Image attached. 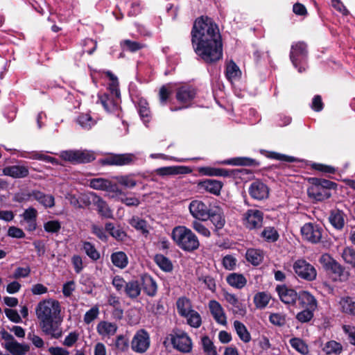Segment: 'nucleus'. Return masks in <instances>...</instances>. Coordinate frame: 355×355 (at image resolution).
I'll use <instances>...</instances> for the list:
<instances>
[{
    "label": "nucleus",
    "mask_w": 355,
    "mask_h": 355,
    "mask_svg": "<svg viewBox=\"0 0 355 355\" xmlns=\"http://www.w3.org/2000/svg\"><path fill=\"white\" fill-rule=\"evenodd\" d=\"M5 175L12 177L13 178H23L28 176V168L25 166L14 165L5 167L3 169Z\"/></svg>",
    "instance_id": "393cba45"
},
{
    "label": "nucleus",
    "mask_w": 355,
    "mask_h": 355,
    "mask_svg": "<svg viewBox=\"0 0 355 355\" xmlns=\"http://www.w3.org/2000/svg\"><path fill=\"white\" fill-rule=\"evenodd\" d=\"M225 300L232 306L233 311L238 313L241 310V304L234 294L226 293L224 295Z\"/></svg>",
    "instance_id": "052dcab7"
},
{
    "label": "nucleus",
    "mask_w": 355,
    "mask_h": 355,
    "mask_svg": "<svg viewBox=\"0 0 355 355\" xmlns=\"http://www.w3.org/2000/svg\"><path fill=\"white\" fill-rule=\"evenodd\" d=\"M271 296L266 292H259L254 297V303L257 309H263L269 303Z\"/></svg>",
    "instance_id": "a19ab883"
},
{
    "label": "nucleus",
    "mask_w": 355,
    "mask_h": 355,
    "mask_svg": "<svg viewBox=\"0 0 355 355\" xmlns=\"http://www.w3.org/2000/svg\"><path fill=\"white\" fill-rule=\"evenodd\" d=\"M323 232L322 226L312 223H305L301 228L302 237L312 243H319L322 239Z\"/></svg>",
    "instance_id": "9d476101"
},
{
    "label": "nucleus",
    "mask_w": 355,
    "mask_h": 355,
    "mask_svg": "<svg viewBox=\"0 0 355 355\" xmlns=\"http://www.w3.org/2000/svg\"><path fill=\"white\" fill-rule=\"evenodd\" d=\"M112 83L109 85V94H98V101L108 112H113L119 107L120 92L118 89L117 78L110 71L106 72Z\"/></svg>",
    "instance_id": "20e7f679"
},
{
    "label": "nucleus",
    "mask_w": 355,
    "mask_h": 355,
    "mask_svg": "<svg viewBox=\"0 0 355 355\" xmlns=\"http://www.w3.org/2000/svg\"><path fill=\"white\" fill-rule=\"evenodd\" d=\"M192 227L196 232L206 238H209L211 236L210 230L198 220H194L192 223Z\"/></svg>",
    "instance_id": "0e129e2a"
},
{
    "label": "nucleus",
    "mask_w": 355,
    "mask_h": 355,
    "mask_svg": "<svg viewBox=\"0 0 355 355\" xmlns=\"http://www.w3.org/2000/svg\"><path fill=\"white\" fill-rule=\"evenodd\" d=\"M60 157L71 163L90 162L95 159L94 153L87 150H70L60 153Z\"/></svg>",
    "instance_id": "0eeeda50"
},
{
    "label": "nucleus",
    "mask_w": 355,
    "mask_h": 355,
    "mask_svg": "<svg viewBox=\"0 0 355 355\" xmlns=\"http://www.w3.org/2000/svg\"><path fill=\"white\" fill-rule=\"evenodd\" d=\"M98 315L99 309L97 306H94L85 313L83 320L85 323L89 324L96 319Z\"/></svg>",
    "instance_id": "69168bd1"
},
{
    "label": "nucleus",
    "mask_w": 355,
    "mask_h": 355,
    "mask_svg": "<svg viewBox=\"0 0 355 355\" xmlns=\"http://www.w3.org/2000/svg\"><path fill=\"white\" fill-rule=\"evenodd\" d=\"M23 218V221L21 222L22 224L24 222L26 225V230L28 232H33L37 228V211L34 207H28L25 209L23 214L20 215Z\"/></svg>",
    "instance_id": "412c9836"
},
{
    "label": "nucleus",
    "mask_w": 355,
    "mask_h": 355,
    "mask_svg": "<svg viewBox=\"0 0 355 355\" xmlns=\"http://www.w3.org/2000/svg\"><path fill=\"white\" fill-rule=\"evenodd\" d=\"M31 198L38 201L46 208H51L55 205V199L53 196L45 194L37 190H33L27 194H23L21 196H17L16 200L18 202H22L28 200Z\"/></svg>",
    "instance_id": "f8f14e48"
},
{
    "label": "nucleus",
    "mask_w": 355,
    "mask_h": 355,
    "mask_svg": "<svg viewBox=\"0 0 355 355\" xmlns=\"http://www.w3.org/2000/svg\"><path fill=\"white\" fill-rule=\"evenodd\" d=\"M220 164L232 166H253L257 164L255 159L246 157H234L226 159L221 162Z\"/></svg>",
    "instance_id": "7c9ffc66"
},
{
    "label": "nucleus",
    "mask_w": 355,
    "mask_h": 355,
    "mask_svg": "<svg viewBox=\"0 0 355 355\" xmlns=\"http://www.w3.org/2000/svg\"><path fill=\"white\" fill-rule=\"evenodd\" d=\"M137 109L139 116L144 123L146 125L151 119L150 110L148 103L144 98H139L137 102Z\"/></svg>",
    "instance_id": "c756f323"
},
{
    "label": "nucleus",
    "mask_w": 355,
    "mask_h": 355,
    "mask_svg": "<svg viewBox=\"0 0 355 355\" xmlns=\"http://www.w3.org/2000/svg\"><path fill=\"white\" fill-rule=\"evenodd\" d=\"M195 53L205 62L212 63L223 57V44L217 25L207 17L197 19L191 31Z\"/></svg>",
    "instance_id": "f257e3e1"
},
{
    "label": "nucleus",
    "mask_w": 355,
    "mask_h": 355,
    "mask_svg": "<svg viewBox=\"0 0 355 355\" xmlns=\"http://www.w3.org/2000/svg\"><path fill=\"white\" fill-rule=\"evenodd\" d=\"M184 318H187V323L192 327L198 328L201 325V316L193 309L187 315H185Z\"/></svg>",
    "instance_id": "6e6d98bb"
},
{
    "label": "nucleus",
    "mask_w": 355,
    "mask_h": 355,
    "mask_svg": "<svg viewBox=\"0 0 355 355\" xmlns=\"http://www.w3.org/2000/svg\"><path fill=\"white\" fill-rule=\"evenodd\" d=\"M329 221L331 224L337 230H341L345 225V214L340 210L332 211Z\"/></svg>",
    "instance_id": "e433bc0d"
},
{
    "label": "nucleus",
    "mask_w": 355,
    "mask_h": 355,
    "mask_svg": "<svg viewBox=\"0 0 355 355\" xmlns=\"http://www.w3.org/2000/svg\"><path fill=\"white\" fill-rule=\"evenodd\" d=\"M209 218L214 225L216 230H221L225 224L223 211L219 206L211 207L209 213Z\"/></svg>",
    "instance_id": "5701e85b"
},
{
    "label": "nucleus",
    "mask_w": 355,
    "mask_h": 355,
    "mask_svg": "<svg viewBox=\"0 0 355 355\" xmlns=\"http://www.w3.org/2000/svg\"><path fill=\"white\" fill-rule=\"evenodd\" d=\"M117 329L116 323L108 321H101L96 326V331L102 337L109 338L114 336Z\"/></svg>",
    "instance_id": "a878e982"
},
{
    "label": "nucleus",
    "mask_w": 355,
    "mask_h": 355,
    "mask_svg": "<svg viewBox=\"0 0 355 355\" xmlns=\"http://www.w3.org/2000/svg\"><path fill=\"white\" fill-rule=\"evenodd\" d=\"M120 45L123 50L130 51L131 52L139 51L144 46V45L141 43L130 40H125L121 41Z\"/></svg>",
    "instance_id": "864d4df0"
},
{
    "label": "nucleus",
    "mask_w": 355,
    "mask_h": 355,
    "mask_svg": "<svg viewBox=\"0 0 355 355\" xmlns=\"http://www.w3.org/2000/svg\"><path fill=\"white\" fill-rule=\"evenodd\" d=\"M307 50L306 45L304 42H298L292 44L290 58L295 68H297L298 71L302 73L305 70L304 67L300 66L304 65L306 60Z\"/></svg>",
    "instance_id": "423d86ee"
},
{
    "label": "nucleus",
    "mask_w": 355,
    "mask_h": 355,
    "mask_svg": "<svg viewBox=\"0 0 355 355\" xmlns=\"http://www.w3.org/2000/svg\"><path fill=\"white\" fill-rule=\"evenodd\" d=\"M60 302L53 299L40 302L36 308V316L42 331L51 337L58 338L62 335L59 326L62 322Z\"/></svg>",
    "instance_id": "f03ea898"
},
{
    "label": "nucleus",
    "mask_w": 355,
    "mask_h": 355,
    "mask_svg": "<svg viewBox=\"0 0 355 355\" xmlns=\"http://www.w3.org/2000/svg\"><path fill=\"white\" fill-rule=\"evenodd\" d=\"M173 347L182 352H189L192 349V342L189 336L184 332L176 333L172 338Z\"/></svg>",
    "instance_id": "dca6fc26"
},
{
    "label": "nucleus",
    "mask_w": 355,
    "mask_h": 355,
    "mask_svg": "<svg viewBox=\"0 0 355 355\" xmlns=\"http://www.w3.org/2000/svg\"><path fill=\"white\" fill-rule=\"evenodd\" d=\"M137 159L136 155L133 153L110 154L101 159L103 165L125 166L135 162Z\"/></svg>",
    "instance_id": "9b49d317"
},
{
    "label": "nucleus",
    "mask_w": 355,
    "mask_h": 355,
    "mask_svg": "<svg viewBox=\"0 0 355 355\" xmlns=\"http://www.w3.org/2000/svg\"><path fill=\"white\" fill-rule=\"evenodd\" d=\"M155 261L162 270L166 272H169L173 269L171 261L162 254H157L155 257Z\"/></svg>",
    "instance_id": "603ef678"
},
{
    "label": "nucleus",
    "mask_w": 355,
    "mask_h": 355,
    "mask_svg": "<svg viewBox=\"0 0 355 355\" xmlns=\"http://www.w3.org/2000/svg\"><path fill=\"white\" fill-rule=\"evenodd\" d=\"M227 282L231 286L239 289L243 288L247 283L245 277L238 273L230 274L227 277Z\"/></svg>",
    "instance_id": "72a5a7b5"
},
{
    "label": "nucleus",
    "mask_w": 355,
    "mask_h": 355,
    "mask_svg": "<svg viewBox=\"0 0 355 355\" xmlns=\"http://www.w3.org/2000/svg\"><path fill=\"white\" fill-rule=\"evenodd\" d=\"M171 238L175 245L185 252H193L200 246L198 236L184 225L175 227L171 232Z\"/></svg>",
    "instance_id": "7ed1b4c3"
},
{
    "label": "nucleus",
    "mask_w": 355,
    "mask_h": 355,
    "mask_svg": "<svg viewBox=\"0 0 355 355\" xmlns=\"http://www.w3.org/2000/svg\"><path fill=\"white\" fill-rule=\"evenodd\" d=\"M111 261L114 266L121 269L125 268L128 264V258L126 254L121 251L112 253Z\"/></svg>",
    "instance_id": "473e14b6"
},
{
    "label": "nucleus",
    "mask_w": 355,
    "mask_h": 355,
    "mask_svg": "<svg viewBox=\"0 0 355 355\" xmlns=\"http://www.w3.org/2000/svg\"><path fill=\"white\" fill-rule=\"evenodd\" d=\"M198 187L200 189H204L212 194L219 195L223 184L218 180L209 179L199 182Z\"/></svg>",
    "instance_id": "cd10ccee"
},
{
    "label": "nucleus",
    "mask_w": 355,
    "mask_h": 355,
    "mask_svg": "<svg viewBox=\"0 0 355 355\" xmlns=\"http://www.w3.org/2000/svg\"><path fill=\"white\" fill-rule=\"evenodd\" d=\"M21 157L33 159L43 160L46 162L52 163L53 164H58V162L54 157L46 155L42 153L33 152L29 154H21Z\"/></svg>",
    "instance_id": "c03bdc74"
},
{
    "label": "nucleus",
    "mask_w": 355,
    "mask_h": 355,
    "mask_svg": "<svg viewBox=\"0 0 355 355\" xmlns=\"http://www.w3.org/2000/svg\"><path fill=\"white\" fill-rule=\"evenodd\" d=\"M201 345L205 355H218L216 346L208 336L201 338Z\"/></svg>",
    "instance_id": "79ce46f5"
},
{
    "label": "nucleus",
    "mask_w": 355,
    "mask_h": 355,
    "mask_svg": "<svg viewBox=\"0 0 355 355\" xmlns=\"http://www.w3.org/2000/svg\"><path fill=\"white\" fill-rule=\"evenodd\" d=\"M105 231L113 238L119 241H123L126 236L125 232L119 227H114L111 223L105 224Z\"/></svg>",
    "instance_id": "37998d69"
},
{
    "label": "nucleus",
    "mask_w": 355,
    "mask_h": 355,
    "mask_svg": "<svg viewBox=\"0 0 355 355\" xmlns=\"http://www.w3.org/2000/svg\"><path fill=\"white\" fill-rule=\"evenodd\" d=\"M342 257L345 262L355 268V250L350 248L344 249Z\"/></svg>",
    "instance_id": "bf43d9fd"
},
{
    "label": "nucleus",
    "mask_w": 355,
    "mask_h": 355,
    "mask_svg": "<svg viewBox=\"0 0 355 355\" xmlns=\"http://www.w3.org/2000/svg\"><path fill=\"white\" fill-rule=\"evenodd\" d=\"M124 292L130 298H137L141 293V287L139 282L135 280L127 282Z\"/></svg>",
    "instance_id": "58836bf2"
},
{
    "label": "nucleus",
    "mask_w": 355,
    "mask_h": 355,
    "mask_svg": "<svg viewBox=\"0 0 355 355\" xmlns=\"http://www.w3.org/2000/svg\"><path fill=\"white\" fill-rule=\"evenodd\" d=\"M339 303L343 312L355 315V301L352 298L349 297H343Z\"/></svg>",
    "instance_id": "a18cd8bd"
},
{
    "label": "nucleus",
    "mask_w": 355,
    "mask_h": 355,
    "mask_svg": "<svg viewBox=\"0 0 355 355\" xmlns=\"http://www.w3.org/2000/svg\"><path fill=\"white\" fill-rule=\"evenodd\" d=\"M196 92L193 88L189 86H182L177 90L176 98L178 102L186 104V105L179 108H171V111H176L182 108L187 107L189 104L195 97Z\"/></svg>",
    "instance_id": "f3484780"
},
{
    "label": "nucleus",
    "mask_w": 355,
    "mask_h": 355,
    "mask_svg": "<svg viewBox=\"0 0 355 355\" xmlns=\"http://www.w3.org/2000/svg\"><path fill=\"white\" fill-rule=\"evenodd\" d=\"M289 343L292 347L300 354L306 355L309 353L308 345L302 339L299 338H293L290 340Z\"/></svg>",
    "instance_id": "09e8293b"
},
{
    "label": "nucleus",
    "mask_w": 355,
    "mask_h": 355,
    "mask_svg": "<svg viewBox=\"0 0 355 355\" xmlns=\"http://www.w3.org/2000/svg\"><path fill=\"white\" fill-rule=\"evenodd\" d=\"M293 268L297 277L306 281H313L317 277L315 267L303 259L296 260Z\"/></svg>",
    "instance_id": "1a4fd4ad"
},
{
    "label": "nucleus",
    "mask_w": 355,
    "mask_h": 355,
    "mask_svg": "<svg viewBox=\"0 0 355 355\" xmlns=\"http://www.w3.org/2000/svg\"><path fill=\"white\" fill-rule=\"evenodd\" d=\"M115 179L119 184L126 188H133L137 184V182L131 175L118 176Z\"/></svg>",
    "instance_id": "e2e57ef3"
},
{
    "label": "nucleus",
    "mask_w": 355,
    "mask_h": 355,
    "mask_svg": "<svg viewBox=\"0 0 355 355\" xmlns=\"http://www.w3.org/2000/svg\"><path fill=\"white\" fill-rule=\"evenodd\" d=\"M5 349L12 355H26L30 347L26 343H20L16 340L10 343Z\"/></svg>",
    "instance_id": "c85d7f7f"
},
{
    "label": "nucleus",
    "mask_w": 355,
    "mask_h": 355,
    "mask_svg": "<svg viewBox=\"0 0 355 355\" xmlns=\"http://www.w3.org/2000/svg\"><path fill=\"white\" fill-rule=\"evenodd\" d=\"M132 349L137 353L145 352L150 346V337L144 329L138 331L132 340Z\"/></svg>",
    "instance_id": "4468645a"
},
{
    "label": "nucleus",
    "mask_w": 355,
    "mask_h": 355,
    "mask_svg": "<svg viewBox=\"0 0 355 355\" xmlns=\"http://www.w3.org/2000/svg\"><path fill=\"white\" fill-rule=\"evenodd\" d=\"M130 225L137 230L141 231L143 234L147 235L149 232L146 222L138 217H133L130 220Z\"/></svg>",
    "instance_id": "5fc2aeb1"
},
{
    "label": "nucleus",
    "mask_w": 355,
    "mask_h": 355,
    "mask_svg": "<svg viewBox=\"0 0 355 355\" xmlns=\"http://www.w3.org/2000/svg\"><path fill=\"white\" fill-rule=\"evenodd\" d=\"M176 306L178 312L183 317L193 310L191 301L186 297H180L176 302Z\"/></svg>",
    "instance_id": "c9c22d12"
},
{
    "label": "nucleus",
    "mask_w": 355,
    "mask_h": 355,
    "mask_svg": "<svg viewBox=\"0 0 355 355\" xmlns=\"http://www.w3.org/2000/svg\"><path fill=\"white\" fill-rule=\"evenodd\" d=\"M89 185L94 189L106 191L110 198H115L122 193V191L115 183L105 178H93L89 180Z\"/></svg>",
    "instance_id": "6e6552de"
},
{
    "label": "nucleus",
    "mask_w": 355,
    "mask_h": 355,
    "mask_svg": "<svg viewBox=\"0 0 355 355\" xmlns=\"http://www.w3.org/2000/svg\"><path fill=\"white\" fill-rule=\"evenodd\" d=\"M61 229V223L58 220L46 221L44 223V230L48 233H58Z\"/></svg>",
    "instance_id": "680f3d73"
},
{
    "label": "nucleus",
    "mask_w": 355,
    "mask_h": 355,
    "mask_svg": "<svg viewBox=\"0 0 355 355\" xmlns=\"http://www.w3.org/2000/svg\"><path fill=\"white\" fill-rule=\"evenodd\" d=\"M191 172V168L185 166H164L158 168L155 170V173L162 177L188 174Z\"/></svg>",
    "instance_id": "aec40b11"
},
{
    "label": "nucleus",
    "mask_w": 355,
    "mask_h": 355,
    "mask_svg": "<svg viewBox=\"0 0 355 355\" xmlns=\"http://www.w3.org/2000/svg\"><path fill=\"white\" fill-rule=\"evenodd\" d=\"M94 205L96 207L98 213L103 217L110 218L112 217V211L106 203L100 196L94 193H90L87 196Z\"/></svg>",
    "instance_id": "a211bd4d"
},
{
    "label": "nucleus",
    "mask_w": 355,
    "mask_h": 355,
    "mask_svg": "<svg viewBox=\"0 0 355 355\" xmlns=\"http://www.w3.org/2000/svg\"><path fill=\"white\" fill-rule=\"evenodd\" d=\"M322 351L327 355H340L343 352V346L338 342L329 340L324 344Z\"/></svg>",
    "instance_id": "2f4dec72"
},
{
    "label": "nucleus",
    "mask_w": 355,
    "mask_h": 355,
    "mask_svg": "<svg viewBox=\"0 0 355 355\" xmlns=\"http://www.w3.org/2000/svg\"><path fill=\"white\" fill-rule=\"evenodd\" d=\"M335 185L334 182L327 180L313 178L307 189L308 196L313 200L322 201L330 197L329 189H334Z\"/></svg>",
    "instance_id": "39448f33"
},
{
    "label": "nucleus",
    "mask_w": 355,
    "mask_h": 355,
    "mask_svg": "<svg viewBox=\"0 0 355 355\" xmlns=\"http://www.w3.org/2000/svg\"><path fill=\"white\" fill-rule=\"evenodd\" d=\"M245 257L248 261L254 266H258L263 259V252L258 249L250 248L247 250Z\"/></svg>",
    "instance_id": "f704fd0d"
},
{
    "label": "nucleus",
    "mask_w": 355,
    "mask_h": 355,
    "mask_svg": "<svg viewBox=\"0 0 355 355\" xmlns=\"http://www.w3.org/2000/svg\"><path fill=\"white\" fill-rule=\"evenodd\" d=\"M77 122L83 128L86 130H89L96 123V121L88 113L79 115Z\"/></svg>",
    "instance_id": "de8ad7c7"
},
{
    "label": "nucleus",
    "mask_w": 355,
    "mask_h": 355,
    "mask_svg": "<svg viewBox=\"0 0 355 355\" xmlns=\"http://www.w3.org/2000/svg\"><path fill=\"white\" fill-rule=\"evenodd\" d=\"M241 71L239 67L233 61H230L227 64L226 76L230 81L239 78L241 76Z\"/></svg>",
    "instance_id": "49530a36"
},
{
    "label": "nucleus",
    "mask_w": 355,
    "mask_h": 355,
    "mask_svg": "<svg viewBox=\"0 0 355 355\" xmlns=\"http://www.w3.org/2000/svg\"><path fill=\"white\" fill-rule=\"evenodd\" d=\"M198 171L203 175L208 176H227L228 172L225 169L217 168L210 166H202L198 168Z\"/></svg>",
    "instance_id": "4c0bfd02"
},
{
    "label": "nucleus",
    "mask_w": 355,
    "mask_h": 355,
    "mask_svg": "<svg viewBox=\"0 0 355 355\" xmlns=\"http://www.w3.org/2000/svg\"><path fill=\"white\" fill-rule=\"evenodd\" d=\"M270 322L277 326H283L286 323V315L282 313H271L269 317Z\"/></svg>",
    "instance_id": "338daca9"
},
{
    "label": "nucleus",
    "mask_w": 355,
    "mask_h": 355,
    "mask_svg": "<svg viewBox=\"0 0 355 355\" xmlns=\"http://www.w3.org/2000/svg\"><path fill=\"white\" fill-rule=\"evenodd\" d=\"M210 209L206 204L199 200H192L189 205L191 215L198 220L209 219Z\"/></svg>",
    "instance_id": "ddd939ff"
},
{
    "label": "nucleus",
    "mask_w": 355,
    "mask_h": 355,
    "mask_svg": "<svg viewBox=\"0 0 355 355\" xmlns=\"http://www.w3.org/2000/svg\"><path fill=\"white\" fill-rule=\"evenodd\" d=\"M144 290L148 295L153 296L157 292V285L155 282L150 277H146L143 279Z\"/></svg>",
    "instance_id": "3c124183"
},
{
    "label": "nucleus",
    "mask_w": 355,
    "mask_h": 355,
    "mask_svg": "<svg viewBox=\"0 0 355 355\" xmlns=\"http://www.w3.org/2000/svg\"><path fill=\"white\" fill-rule=\"evenodd\" d=\"M261 236L268 242H275L279 237L277 231L272 227H265L261 232Z\"/></svg>",
    "instance_id": "13d9d810"
},
{
    "label": "nucleus",
    "mask_w": 355,
    "mask_h": 355,
    "mask_svg": "<svg viewBox=\"0 0 355 355\" xmlns=\"http://www.w3.org/2000/svg\"><path fill=\"white\" fill-rule=\"evenodd\" d=\"M278 295L281 300L288 304H292L298 299V295L295 291L286 286H278L277 288Z\"/></svg>",
    "instance_id": "b1692460"
},
{
    "label": "nucleus",
    "mask_w": 355,
    "mask_h": 355,
    "mask_svg": "<svg viewBox=\"0 0 355 355\" xmlns=\"http://www.w3.org/2000/svg\"><path fill=\"white\" fill-rule=\"evenodd\" d=\"M234 327L238 336L243 342L248 343L250 341L251 336L246 327L242 322L238 320L234 321Z\"/></svg>",
    "instance_id": "ea45409f"
},
{
    "label": "nucleus",
    "mask_w": 355,
    "mask_h": 355,
    "mask_svg": "<svg viewBox=\"0 0 355 355\" xmlns=\"http://www.w3.org/2000/svg\"><path fill=\"white\" fill-rule=\"evenodd\" d=\"M83 250L86 254L92 260L96 261L100 258V253L96 249L94 244L88 241L83 243Z\"/></svg>",
    "instance_id": "8fccbe9b"
},
{
    "label": "nucleus",
    "mask_w": 355,
    "mask_h": 355,
    "mask_svg": "<svg viewBox=\"0 0 355 355\" xmlns=\"http://www.w3.org/2000/svg\"><path fill=\"white\" fill-rule=\"evenodd\" d=\"M210 313L215 321L223 326L227 324V317L220 304L216 300H210L208 304Z\"/></svg>",
    "instance_id": "6ab92c4d"
},
{
    "label": "nucleus",
    "mask_w": 355,
    "mask_h": 355,
    "mask_svg": "<svg viewBox=\"0 0 355 355\" xmlns=\"http://www.w3.org/2000/svg\"><path fill=\"white\" fill-rule=\"evenodd\" d=\"M249 193L254 199L263 200L268 196L269 190L264 183L256 180L250 184Z\"/></svg>",
    "instance_id": "4be33fe9"
},
{
    "label": "nucleus",
    "mask_w": 355,
    "mask_h": 355,
    "mask_svg": "<svg viewBox=\"0 0 355 355\" xmlns=\"http://www.w3.org/2000/svg\"><path fill=\"white\" fill-rule=\"evenodd\" d=\"M327 270H329L336 274L340 280H345L347 279L348 274L345 272L343 266L336 261H334Z\"/></svg>",
    "instance_id": "4d7b16f0"
},
{
    "label": "nucleus",
    "mask_w": 355,
    "mask_h": 355,
    "mask_svg": "<svg viewBox=\"0 0 355 355\" xmlns=\"http://www.w3.org/2000/svg\"><path fill=\"white\" fill-rule=\"evenodd\" d=\"M243 220L248 229L259 228L262 225L263 213L258 209H249L244 213Z\"/></svg>",
    "instance_id": "2eb2a0df"
},
{
    "label": "nucleus",
    "mask_w": 355,
    "mask_h": 355,
    "mask_svg": "<svg viewBox=\"0 0 355 355\" xmlns=\"http://www.w3.org/2000/svg\"><path fill=\"white\" fill-rule=\"evenodd\" d=\"M300 304L304 309L315 311L317 309L318 302L315 297L308 291H302L298 294Z\"/></svg>",
    "instance_id": "bb28decb"
},
{
    "label": "nucleus",
    "mask_w": 355,
    "mask_h": 355,
    "mask_svg": "<svg viewBox=\"0 0 355 355\" xmlns=\"http://www.w3.org/2000/svg\"><path fill=\"white\" fill-rule=\"evenodd\" d=\"M313 310L304 309L297 314L296 318L301 322H307L313 318Z\"/></svg>",
    "instance_id": "774afa93"
}]
</instances>
